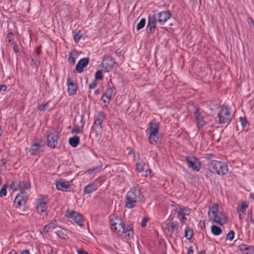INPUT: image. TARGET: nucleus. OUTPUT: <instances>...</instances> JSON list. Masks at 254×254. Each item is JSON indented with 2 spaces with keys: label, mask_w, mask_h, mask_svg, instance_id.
<instances>
[{
  "label": "nucleus",
  "mask_w": 254,
  "mask_h": 254,
  "mask_svg": "<svg viewBox=\"0 0 254 254\" xmlns=\"http://www.w3.org/2000/svg\"><path fill=\"white\" fill-rule=\"evenodd\" d=\"M208 168L211 173L221 176L226 175L228 172L227 165L224 162L217 160L209 161Z\"/></svg>",
  "instance_id": "nucleus-3"
},
{
  "label": "nucleus",
  "mask_w": 254,
  "mask_h": 254,
  "mask_svg": "<svg viewBox=\"0 0 254 254\" xmlns=\"http://www.w3.org/2000/svg\"><path fill=\"white\" fill-rule=\"evenodd\" d=\"M249 203L247 202L243 201L242 203L241 208L239 210L237 209V211H240L243 215H245L246 210L247 208L248 207Z\"/></svg>",
  "instance_id": "nucleus-32"
},
{
  "label": "nucleus",
  "mask_w": 254,
  "mask_h": 254,
  "mask_svg": "<svg viewBox=\"0 0 254 254\" xmlns=\"http://www.w3.org/2000/svg\"><path fill=\"white\" fill-rule=\"evenodd\" d=\"M6 195V190L5 186H3V187L0 189V196L3 197Z\"/></svg>",
  "instance_id": "nucleus-43"
},
{
  "label": "nucleus",
  "mask_w": 254,
  "mask_h": 254,
  "mask_svg": "<svg viewBox=\"0 0 254 254\" xmlns=\"http://www.w3.org/2000/svg\"><path fill=\"white\" fill-rule=\"evenodd\" d=\"M82 130V127L78 126L74 127L71 131L72 134H78L81 132Z\"/></svg>",
  "instance_id": "nucleus-40"
},
{
  "label": "nucleus",
  "mask_w": 254,
  "mask_h": 254,
  "mask_svg": "<svg viewBox=\"0 0 254 254\" xmlns=\"http://www.w3.org/2000/svg\"><path fill=\"white\" fill-rule=\"evenodd\" d=\"M196 124L198 128L202 127L207 123V117L206 114L199 109H196L194 112Z\"/></svg>",
  "instance_id": "nucleus-7"
},
{
  "label": "nucleus",
  "mask_w": 254,
  "mask_h": 254,
  "mask_svg": "<svg viewBox=\"0 0 254 254\" xmlns=\"http://www.w3.org/2000/svg\"><path fill=\"white\" fill-rule=\"evenodd\" d=\"M220 213L218 211V205L217 204H214L210 207L208 215L210 219Z\"/></svg>",
  "instance_id": "nucleus-21"
},
{
  "label": "nucleus",
  "mask_w": 254,
  "mask_h": 254,
  "mask_svg": "<svg viewBox=\"0 0 254 254\" xmlns=\"http://www.w3.org/2000/svg\"><path fill=\"white\" fill-rule=\"evenodd\" d=\"M10 188L12 190H14V191H15V190H20V184H19V182H12L10 186Z\"/></svg>",
  "instance_id": "nucleus-36"
},
{
  "label": "nucleus",
  "mask_w": 254,
  "mask_h": 254,
  "mask_svg": "<svg viewBox=\"0 0 254 254\" xmlns=\"http://www.w3.org/2000/svg\"><path fill=\"white\" fill-rule=\"evenodd\" d=\"M26 197L22 194H18L14 199V204L16 207H20L25 204Z\"/></svg>",
  "instance_id": "nucleus-18"
},
{
  "label": "nucleus",
  "mask_w": 254,
  "mask_h": 254,
  "mask_svg": "<svg viewBox=\"0 0 254 254\" xmlns=\"http://www.w3.org/2000/svg\"><path fill=\"white\" fill-rule=\"evenodd\" d=\"M19 184L20 190L21 191L28 189L30 187V185L29 182H19Z\"/></svg>",
  "instance_id": "nucleus-35"
},
{
  "label": "nucleus",
  "mask_w": 254,
  "mask_h": 254,
  "mask_svg": "<svg viewBox=\"0 0 254 254\" xmlns=\"http://www.w3.org/2000/svg\"><path fill=\"white\" fill-rule=\"evenodd\" d=\"M13 51L15 53H17L18 52V48L16 44L13 45Z\"/></svg>",
  "instance_id": "nucleus-51"
},
{
  "label": "nucleus",
  "mask_w": 254,
  "mask_h": 254,
  "mask_svg": "<svg viewBox=\"0 0 254 254\" xmlns=\"http://www.w3.org/2000/svg\"><path fill=\"white\" fill-rule=\"evenodd\" d=\"M80 139L77 136H74L69 139V144L72 147H76L79 143Z\"/></svg>",
  "instance_id": "nucleus-27"
},
{
  "label": "nucleus",
  "mask_w": 254,
  "mask_h": 254,
  "mask_svg": "<svg viewBox=\"0 0 254 254\" xmlns=\"http://www.w3.org/2000/svg\"><path fill=\"white\" fill-rule=\"evenodd\" d=\"M110 225L112 230L117 235L122 236L125 234V237L129 238L133 235V230L130 226H128L126 229L122 218L119 217H114L110 220Z\"/></svg>",
  "instance_id": "nucleus-1"
},
{
  "label": "nucleus",
  "mask_w": 254,
  "mask_h": 254,
  "mask_svg": "<svg viewBox=\"0 0 254 254\" xmlns=\"http://www.w3.org/2000/svg\"><path fill=\"white\" fill-rule=\"evenodd\" d=\"M81 37L82 35L81 34L77 33L74 35V39L76 42H78L81 39Z\"/></svg>",
  "instance_id": "nucleus-48"
},
{
  "label": "nucleus",
  "mask_w": 254,
  "mask_h": 254,
  "mask_svg": "<svg viewBox=\"0 0 254 254\" xmlns=\"http://www.w3.org/2000/svg\"><path fill=\"white\" fill-rule=\"evenodd\" d=\"M239 219H242V214H241V213H240L239 214Z\"/></svg>",
  "instance_id": "nucleus-56"
},
{
  "label": "nucleus",
  "mask_w": 254,
  "mask_h": 254,
  "mask_svg": "<svg viewBox=\"0 0 254 254\" xmlns=\"http://www.w3.org/2000/svg\"><path fill=\"white\" fill-rule=\"evenodd\" d=\"M97 188V185L94 183L89 184L87 185L84 190V193L85 194H89L95 190Z\"/></svg>",
  "instance_id": "nucleus-25"
},
{
  "label": "nucleus",
  "mask_w": 254,
  "mask_h": 254,
  "mask_svg": "<svg viewBox=\"0 0 254 254\" xmlns=\"http://www.w3.org/2000/svg\"><path fill=\"white\" fill-rule=\"evenodd\" d=\"M192 253H193V250L191 249H190L189 250L188 254H192Z\"/></svg>",
  "instance_id": "nucleus-55"
},
{
  "label": "nucleus",
  "mask_w": 254,
  "mask_h": 254,
  "mask_svg": "<svg viewBox=\"0 0 254 254\" xmlns=\"http://www.w3.org/2000/svg\"><path fill=\"white\" fill-rule=\"evenodd\" d=\"M240 250L242 252H244L249 249V247L245 244H242L239 246Z\"/></svg>",
  "instance_id": "nucleus-46"
},
{
  "label": "nucleus",
  "mask_w": 254,
  "mask_h": 254,
  "mask_svg": "<svg viewBox=\"0 0 254 254\" xmlns=\"http://www.w3.org/2000/svg\"><path fill=\"white\" fill-rule=\"evenodd\" d=\"M65 216L72 219L79 226L82 227L83 226V218L79 212L72 210H67L65 214Z\"/></svg>",
  "instance_id": "nucleus-8"
},
{
  "label": "nucleus",
  "mask_w": 254,
  "mask_h": 254,
  "mask_svg": "<svg viewBox=\"0 0 254 254\" xmlns=\"http://www.w3.org/2000/svg\"><path fill=\"white\" fill-rule=\"evenodd\" d=\"M77 254H88L86 252L81 250H78L77 251Z\"/></svg>",
  "instance_id": "nucleus-52"
},
{
  "label": "nucleus",
  "mask_w": 254,
  "mask_h": 254,
  "mask_svg": "<svg viewBox=\"0 0 254 254\" xmlns=\"http://www.w3.org/2000/svg\"><path fill=\"white\" fill-rule=\"evenodd\" d=\"M100 170H101V167H100V166L96 167L92 169L88 170L87 171H86L85 172V174L89 175L90 176H92V177H93L95 174L100 172Z\"/></svg>",
  "instance_id": "nucleus-30"
},
{
  "label": "nucleus",
  "mask_w": 254,
  "mask_h": 254,
  "mask_svg": "<svg viewBox=\"0 0 254 254\" xmlns=\"http://www.w3.org/2000/svg\"><path fill=\"white\" fill-rule=\"evenodd\" d=\"M77 57V54L75 50L71 51L69 53L67 61L70 64L73 65L75 63V59Z\"/></svg>",
  "instance_id": "nucleus-24"
},
{
  "label": "nucleus",
  "mask_w": 254,
  "mask_h": 254,
  "mask_svg": "<svg viewBox=\"0 0 254 254\" xmlns=\"http://www.w3.org/2000/svg\"><path fill=\"white\" fill-rule=\"evenodd\" d=\"M235 233L233 231H230L226 236V240L232 241L234 237Z\"/></svg>",
  "instance_id": "nucleus-41"
},
{
  "label": "nucleus",
  "mask_w": 254,
  "mask_h": 254,
  "mask_svg": "<svg viewBox=\"0 0 254 254\" xmlns=\"http://www.w3.org/2000/svg\"><path fill=\"white\" fill-rule=\"evenodd\" d=\"M89 62L88 58H84L80 59L77 63L75 69L77 73H80L83 70V68L88 65Z\"/></svg>",
  "instance_id": "nucleus-15"
},
{
  "label": "nucleus",
  "mask_w": 254,
  "mask_h": 254,
  "mask_svg": "<svg viewBox=\"0 0 254 254\" xmlns=\"http://www.w3.org/2000/svg\"><path fill=\"white\" fill-rule=\"evenodd\" d=\"M115 64L116 63L112 57L106 56L103 59L101 65L105 71L109 72L112 70Z\"/></svg>",
  "instance_id": "nucleus-10"
},
{
  "label": "nucleus",
  "mask_w": 254,
  "mask_h": 254,
  "mask_svg": "<svg viewBox=\"0 0 254 254\" xmlns=\"http://www.w3.org/2000/svg\"><path fill=\"white\" fill-rule=\"evenodd\" d=\"M113 94H114L113 88L109 85L103 95H112Z\"/></svg>",
  "instance_id": "nucleus-39"
},
{
  "label": "nucleus",
  "mask_w": 254,
  "mask_h": 254,
  "mask_svg": "<svg viewBox=\"0 0 254 254\" xmlns=\"http://www.w3.org/2000/svg\"><path fill=\"white\" fill-rule=\"evenodd\" d=\"M186 160L189 167L191 168L193 170L197 172L200 169V163L198 159L195 157H187Z\"/></svg>",
  "instance_id": "nucleus-12"
},
{
  "label": "nucleus",
  "mask_w": 254,
  "mask_h": 254,
  "mask_svg": "<svg viewBox=\"0 0 254 254\" xmlns=\"http://www.w3.org/2000/svg\"><path fill=\"white\" fill-rule=\"evenodd\" d=\"M44 148L43 145L35 142L31 145L29 152L32 155H37L44 151Z\"/></svg>",
  "instance_id": "nucleus-13"
},
{
  "label": "nucleus",
  "mask_w": 254,
  "mask_h": 254,
  "mask_svg": "<svg viewBox=\"0 0 254 254\" xmlns=\"http://www.w3.org/2000/svg\"><path fill=\"white\" fill-rule=\"evenodd\" d=\"M49 254H56V253L54 252L53 251H51Z\"/></svg>",
  "instance_id": "nucleus-57"
},
{
  "label": "nucleus",
  "mask_w": 254,
  "mask_h": 254,
  "mask_svg": "<svg viewBox=\"0 0 254 254\" xmlns=\"http://www.w3.org/2000/svg\"><path fill=\"white\" fill-rule=\"evenodd\" d=\"M211 232L213 235L219 236L221 234L222 231L220 227L213 225L211 227Z\"/></svg>",
  "instance_id": "nucleus-29"
},
{
  "label": "nucleus",
  "mask_w": 254,
  "mask_h": 254,
  "mask_svg": "<svg viewBox=\"0 0 254 254\" xmlns=\"http://www.w3.org/2000/svg\"><path fill=\"white\" fill-rule=\"evenodd\" d=\"M250 197L253 199H254V194L250 193Z\"/></svg>",
  "instance_id": "nucleus-54"
},
{
  "label": "nucleus",
  "mask_w": 254,
  "mask_h": 254,
  "mask_svg": "<svg viewBox=\"0 0 254 254\" xmlns=\"http://www.w3.org/2000/svg\"><path fill=\"white\" fill-rule=\"evenodd\" d=\"M171 17V13L167 11L160 12L158 14V21L163 25Z\"/></svg>",
  "instance_id": "nucleus-17"
},
{
  "label": "nucleus",
  "mask_w": 254,
  "mask_h": 254,
  "mask_svg": "<svg viewBox=\"0 0 254 254\" xmlns=\"http://www.w3.org/2000/svg\"><path fill=\"white\" fill-rule=\"evenodd\" d=\"M96 136L97 137V136H98V133H96Z\"/></svg>",
  "instance_id": "nucleus-63"
},
{
  "label": "nucleus",
  "mask_w": 254,
  "mask_h": 254,
  "mask_svg": "<svg viewBox=\"0 0 254 254\" xmlns=\"http://www.w3.org/2000/svg\"><path fill=\"white\" fill-rule=\"evenodd\" d=\"M13 34L11 32H9L7 34L6 36V40L9 43H10L13 40Z\"/></svg>",
  "instance_id": "nucleus-45"
},
{
  "label": "nucleus",
  "mask_w": 254,
  "mask_h": 254,
  "mask_svg": "<svg viewBox=\"0 0 254 254\" xmlns=\"http://www.w3.org/2000/svg\"><path fill=\"white\" fill-rule=\"evenodd\" d=\"M176 226V223L170 221L166 224L165 229H167L169 232L173 233Z\"/></svg>",
  "instance_id": "nucleus-28"
},
{
  "label": "nucleus",
  "mask_w": 254,
  "mask_h": 254,
  "mask_svg": "<svg viewBox=\"0 0 254 254\" xmlns=\"http://www.w3.org/2000/svg\"><path fill=\"white\" fill-rule=\"evenodd\" d=\"M156 18L154 16H149L147 30L150 33L154 32L156 26Z\"/></svg>",
  "instance_id": "nucleus-19"
},
{
  "label": "nucleus",
  "mask_w": 254,
  "mask_h": 254,
  "mask_svg": "<svg viewBox=\"0 0 254 254\" xmlns=\"http://www.w3.org/2000/svg\"><path fill=\"white\" fill-rule=\"evenodd\" d=\"M7 89V87L4 85H0V93L3 94Z\"/></svg>",
  "instance_id": "nucleus-49"
},
{
  "label": "nucleus",
  "mask_w": 254,
  "mask_h": 254,
  "mask_svg": "<svg viewBox=\"0 0 254 254\" xmlns=\"http://www.w3.org/2000/svg\"><path fill=\"white\" fill-rule=\"evenodd\" d=\"M59 135L56 131L50 132L47 134V146L52 149L55 148L58 144Z\"/></svg>",
  "instance_id": "nucleus-9"
},
{
  "label": "nucleus",
  "mask_w": 254,
  "mask_h": 254,
  "mask_svg": "<svg viewBox=\"0 0 254 254\" xmlns=\"http://www.w3.org/2000/svg\"><path fill=\"white\" fill-rule=\"evenodd\" d=\"M176 211L177 212V218L182 223V225L186 224V222L188 221L186 216H188L190 214V209L179 207L176 209Z\"/></svg>",
  "instance_id": "nucleus-11"
},
{
  "label": "nucleus",
  "mask_w": 254,
  "mask_h": 254,
  "mask_svg": "<svg viewBox=\"0 0 254 254\" xmlns=\"http://www.w3.org/2000/svg\"><path fill=\"white\" fill-rule=\"evenodd\" d=\"M251 220L254 224V219H253V218H251Z\"/></svg>",
  "instance_id": "nucleus-60"
},
{
  "label": "nucleus",
  "mask_w": 254,
  "mask_h": 254,
  "mask_svg": "<svg viewBox=\"0 0 254 254\" xmlns=\"http://www.w3.org/2000/svg\"><path fill=\"white\" fill-rule=\"evenodd\" d=\"M56 185L57 189L59 190L67 191L70 188L69 183L64 180L57 181Z\"/></svg>",
  "instance_id": "nucleus-16"
},
{
  "label": "nucleus",
  "mask_w": 254,
  "mask_h": 254,
  "mask_svg": "<svg viewBox=\"0 0 254 254\" xmlns=\"http://www.w3.org/2000/svg\"><path fill=\"white\" fill-rule=\"evenodd\" d=\"M52 107H50L49 102L40 104L38 106V109L40 111H45L47 109L51 110Z\"/></svg>",
  "instance_id": "nucleus-31"
},
{
  "label": "nucleus",
  "mask_w": 254,
  "mask_h": 254,
  "mask_svg": "<svg viewBox=\"0 0 254 254\" xmlns=\"http://www.w3.org/2000/svg\"><path fill=\"white\" fill-rule=\"evenodd\" d=\"M210 220H211L212 222L220 225H223L227 222V219L226 216L221 212L210 219Z\"/></svg>",
  "instance_id": "nucleus-14"
},
{
  "label": "nucleus",
  "mask_w": 254,
  "mask_h": 254,
  "mask_svg": "<svg viewBox=\"0 0 254 254\" xmlns=\"http://www.w3.org/2000/svg\"><path fill=\"white\" fill-rule=\"evenodd\" d=\"M95 77L96 79H102L103 77L101 71L100 70H97L95 73Z\"/></svg>",
  "instance_id": "nucleus-42"
},
{
  "label": "nucleus",
  "mask_w": 254,
  "mask_h": 254,
  "mask_svg": "<svg viewBox=\"0 0 254 254\" xmlns=\"http://www.w3.org/2000/svg\"><path fill=\"white\" fill-rule=\"evenodd\" d=\"M111 96H102L101 101L103 103L102 104L104 107H107L110 100Z\"/></svg>",
  "instance_id": "nucleus-34"
},
{
  "label": "nucleus",
  "mask_w": 254,
  "mask_h": 254,
  "mask_svg": "<svg viewBox=\"0 0 254 254\" xmlns=\"http://www.w3.org/2000/svg\"><path fill=\"white\" fill-rule=\"evenodd\" d=\"M105 116L102 112H98L97 115L95 117L94 124L95 125H98L100 127V128H102V123L104 121Z\"/></svg>",
  "instance_id": "nucleus-20"
},
{
  "label": "nucleus",
  "mask_w": 254,
  "mask_h": 254,
  "mask_svg": "<svg viewBox=\"0 0 254 254\" xmlns=\"http://www.w3.org/2000/svg\"><path fill=\"white\" fill-rule=\"evenodd\" d=\"M240 122L241 123V125H242L243 128L246 127L247 126V121L244 118L241 117L240 118Z\"/></svg>",
  "instance_id": "nucleus-44"
},
{
  "label": "nucleus",
  "mask_w": 254,
  "mask_h": 254,
  "mask_svg": "<svg viewBox=\"0 0 254 254\" xmlns=\"http://www.w3.org/2000/svg\"><path fill=\"white\" fill-rule=\"evenodd\" d=\"M185 236L188 240L191 239L193 236V231L192 229L187 227L185 229Z\"/></svg>",
  "instance_id": "nucleus-33"
},
{
  "label": "nucleus",
  "mask_w": 254,
  "mask_h": 254,
  "mask_svg": "<svg viewBox=\"0 0 254 254\" xmlns=\"http://www.w3.org/2000/svg\"><path fill=\"white\" fill-rule=\"evenodd\" d=\"M251 220L254 224V219H253V218H251Z\"/></svg>",
  "instance_id": "nucleus-61"
},
{
  "label": "nucleus",
  "mask_w": 254,
  "mask_h": 254,
  "mask_svg": "<svg viewBox=\"0 0 254 254\" xmlns=\"http://www.w3.org/2000/svg\"><path fill=\"white\" fill-rule=\"evenodd\" d=\"M57 226V222L56 220L52 221L49 224L46 225L41 231V233H47L53 230Z\"/></svg>",
  "instance_id": "nucleus-22"
},
{
  "label": "nucleus",
  "mask_w": 254,
  "mask_h": 254,
  "mask_svg": "<svg viewBox=\"0 0 254 254\" xmlns=\"http://www.w3.org/2000/svg\"><path fill=\"white\" fill-rule=\"evenodd\" d=\"M49 200L47 197H40L36 201V209L41 215H48V203Z\"/></svg>",
  "instance_id": "nucleus-6"
},
{
  "label": "nucleus",
  "mask_w": 254,
  "mask_h": 254,
  "mask_svg": "<svg viewBox=\"0 0 254 254\" xmlns=\"http://www.w3.org/2000/svg\"><path fill=\"white\" fill-rule=\"evenodd\" d=\"M144 163L141 161L137 162L136 163V169L137 172H141L143 170Z\"/></svg>",
  "instance_id": "nucleus-38"
},
{
  "label": "nucleus",
  "mask_w": 254,
  "mask_h": 254,
  "mask_svg": "<svg viewBox=\"0 0 254 254\" xmlns=\"http://www.w3.org/2000/svg\"><path fill=\"white\" fill-rule=\"evenodd\" d=\"M1 133H2V131H1V127H0V136H1Z\"/></svg>",
  "instance_id": "nucleus-59"
},
{
  "label": "nucleus",
  "mask_w": 254,
  "mask_h": 254,
  "mask_svg": "<svg viewBox=\"0 0 254 254\" xmlns=\"http://www.w3.org/2000/svg\"><path fill=\"white\" fill-rule=\"evenodd\" d=\"M159 124L155 121L151 122L146 130L148 135V140L150 144L156 145L158 141Z\"/></svg>",
  "instance_id": "nucleus-4"
},
{
  "label": "nucleus",
  "mask_w": 254,
  "mask_h": 254,
  "mask_svg": "<svg viewBox=\"0 0 254 254\" xmlns=\"http://www.w3.org/2000/svg\"><path fill=\"white\" fill-rule=\"evenodd\" d=\"M141 193L138 186L131 188L127 193L125 206L131 209L135 207L137 202L140 201Z\"/></svg>",
  "instance_id": "nucleus-2"
},
{
  "label": "nucleus",
  "mask_w": 254,
  "mask_h": 254,
  "mask_svg": "<svg viewBox=\"0 0 254 254\" xmlns=\"http://www.w3.org/2000/svg\"><path fill=\"white\" fill-rule=\"evenodd\" d=\"M218 117L220 124H228L232 121L233 114L229 108L223 106L219 108Z\"/></svg>",
  "instance_id": "nucleus-5"
},
{
  "label": "nucleus",
  "mask_w": 254,
  "mask_h": 254,
  "mask_svg": "<svg viewBox=\"0 0 254 254\" xmlns=\"http://www.w3.org/2000/svg\"><path fill=\"white\" fill-rule=\"evenodd\" d=\"M97 86V83L96 81H93L92 82L90 85H89V88L90 89H95V88Z\"/></svg>",
  "instance_id": "nucleus-50"
},
{
  "label": "nucleus",
  "mask_w": 254,
  "mask_h": 254,
  "mask_svg": "<svg viewBox=\"0 0 254 254\" xmlns=\"http://www.w3.org/2000/svg\"><path fill=\"white\" fill-rule=\"evenodd\" d=\"M145 22L146 20L144 18L141 19L138 23L137 24L136 30L139 31V30L143 28L145 26Z\"/></svg>",
  "instance_id": "nucleus-37"
},
{
  "label": "nucleus",
  "mask_w": 254,
  "mask_h": 254,
  "mask_svg": "<svg viewBox=\"0 0 254 254\" xmlns=\"http://www.w3.org/2000/svg\"><path fill=\"white\" fill-rule=\"evenodd\" d=\"M21 254H30L28 250H25L21 251Z\"/></svg>",
  "instance_id": "nucleus-53"
},
{
  "label": "nucleus",
  "mask_w": 254,
  "mask_h": 254,
  "mask_svg": "<svg viewBox=\"0 0 254 254\" xmlns=\"http://www.w3.org/2000/svg\"><path fill=\"white\" fill-rule=\"evenodd\" d=\"M68 91L70 95H73L75 94L76 91V85L72 81H70V80H68Z\"/></svg>",
  "instance_id": "nucleus-26"
},
{
  "label": "nucleus",
  "mask_w": 254,
  "mask_h": 254,
  "mask_svg": "<svg viewBox=\"0 0 254 254\" xmlns=\"http://www.w3.org/2000/svg\"><path fill=\"white\" fill-rule=\"evenodd\" d=\"M199 254H205V253L203 251H202Z\"/></svg>",
  "instance_id": "nucleus-58"
},
{
  "label": "nucleus",
  "mask_w": 254,
  "mask_h": 254,
  "mask_svg": "<svg viewBox=\"0 0 254 254\" xmlns=\"http://www.w3.org/2000/svg\"><path fill=\"white\" fill-rule=\"evenodd\" d=\"M56 233L59 238L65 240L68 239V234L69 233V232L67 230L64 229L63 228L60 227L57 230Z\"/></svg>",
  "instance_id": "nucleus-23"
},
{
  "label": "nucleus",
  "mask_w": 254,
  "mask_h": 254,
  "mask_svg": "<svg viewBox=\"0 0 254 254\" xmlns=\"http://www.w3.org/2000/svg\"><path fill=\"white\" fill-rule=\"evenodd\" d=\"M148 221V219L146 217L143 218L142 219L141 222V225L142 227H144L146 226L147 222Z\"/></svg>",
  "instance_id": "nucleus-47"
},
{
  "label": "nucleus",
  "mask_w": 254,
  "mask_h": 254,
  "mask_svg": "<svg viewBox=\"0 0 254 254\" xmlns=\"http://www.w3.org/2000/svg\"><path fill=\"white\" fill-rule=\"evenodd\" d=\"M1 177H0V185H1Z\"/></svg>",
  "instance_id": "nucleus-62"
}]
</instances>
